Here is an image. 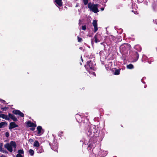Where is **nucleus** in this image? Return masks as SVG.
<instances>
[{
    "label": "nucleus",
    "mask_w": 157,
    "mask_h": 157,
    "mask_svg": "<svg viewBox=\"0 0 157 157\" xmlns=\"http://www.w3.org/2000/svg\"><path fill=\"white\" fill-rule=\"evenodd\" d=\"M51 147L53 150L55 151L58 152V145L56 143H54L53 144L51 145Z\"/></svg>",
    "instance_id": "13"
},
{
    "label": "nucleus",
    "mask_w": 157,
    "mask_h": 157,
    "mask_svg": "<svg viewBox=\"0 0 157 157\" xmlns=\"http://www.w3.org/2000/svg\"><path fill=\"white\" fill-rule=\"evenodd\" d=\"M88 128V130L86 132V134L88 136L92 137L97 135L95 134L96 133H97V131L95 128L90 127Z\"/></svg>",
    "instance_id": "4"
},
{
    "label": "nucleus",
    "mask_w": 157,
    "mask_h": 157,
    "mask_svg": "<svg viewBox=\"0 0 157 157\" xmlns=\"http://www.w3.org/2000/svg\"><path fill=\"white\" fill-rule=\"evenodd\" d=\"M91 74H92V75H96L95 73L94 72L92 71V72L91 73Z\"/></svg>",
    "instance_id": "37"
},
{
    "label": "nucleus",
    "mask_w": 157,
    "mask_h": 157,
    "mask_svg": "<svg viewBox=\"0 0 157 157\" xmlns=\"http://www.w3.org/2000/svg\"><path fill=\"white\" fill-rule=\"evenodd\" d=\"M130 45L128 43H124L122 44L120 47V52L121 54H124L128 53L129 50L130 49Z\"/></svg>",
    "instance_id": "1"
},
{
    "label": "nucleus",
    "mask_w": 157,
    "mask_h": 157,
    "mask_svg": "<svg viewBox=\"0 0 157 157\" xmlns=\"http://www.w3.org/2000/svg\"><path fill=\"white\" fill-rule=\"evenodd\" d=\"M84 4L85 5H86L88 2V0H83Z\"/></svg>",
    "instance_id": "26"
},
{
    "label": "nucleus",
    "mask_w": 157,
    "mask_h": 157,
    "mask_svg": "<svg viewBox=\"0 0 157 157\" xmlns=\"http://www.w3.org/2000/svg\"><path fill=\"white\" fill-rule=\"evenodd\" d=\"M104 8H101V11H103V10H104Z\"/></svg>",
    "instance_id": "40"
},
{
    "label": "nucleus",
    "mask_w": 157,
    "mask_h": 157,
    "mask_svg": "<svg viewBox=\"0 0 157 157\" xmlns=\"http://www.w3.org/2000/svg\"><path fill=\"white\" fill-rule=\"evenodd\" d=\"M154 23H155V24H157V20H155V21H154Z\"/></svg>",
    "instance_id": "38"
},
{
    "label": "nucleus",
    "mask_w": 157,
    "mask_h": 157,
    "mask_svg": "<svg viewBox=\"0 0 157 157\" xmlns=\"http://www.w3.org/2000/svg\"><path fill=\"white\" fill-rule=\"evenodd\" d=\"M82 29L83 30H85L86 29V25L82 26Z\"/></svg>",
    "instance_id": "29"
},
{
    "label": "nucleus",
    "mask_w": 157,
    "mask_h": 157,
    "mask_svg": "<svg viewBox=\"0 0 157 157\" xmlns=\"http://www.w3.org/2000/svg\"><path fill=\"white\" fill-rule=\"evenodd\" d=\"M11 119L14 121H17V117L14 115H13Z\"/></svg>",
    "instance_id": "24"
},
{
    "label": "nucleus",
    "mask_w": 157,
    "mask_h": 157,
    "mask_svg": "<svg viewBox=\"0 0 157 157\" xmlns=\"http://www.w3.org/2000/svg\"><path fill=\"white\" fill-rule=\"evenodd\" d=\"M78 41V42H81L82 41V39L78 36H77Z\"/></svg>",
    "instance_id": "25"
},
{
    "label": "nucleus",
    "mask_w": 157,
    "mask_h": 157,
    "mask_svg": "<svg viewBox=\"0 0 157 157\" xmlns=\"http://www.w3.org/2000/svg\"><path fill=\"white\" fill-rule=\"evenodd\" d=\"M1 152H3V153H7V151L6 150L3 149H2V150H1Z\"/></svg>",
    "instance_id": "28"
},
{
    "label": "nucleus",
    "mask_w": 157,
    "mask_h": 157,
    "mask_svg": "<svg viewBox=\"0 0 157 157\" xmlns=\"http://www.w3.org/2000/svg\"><path fill=\"white\" fill-rule=\"evenodd\" d=\"M107 38L109 39H113V37L112 36H109Z\"/></svg>",
    "instance_id": "36"
},
{
    "label": "nucleus",
    "mask_w": 157,
    "mask_h": 157,
    "mask_svg": "<svg viewBox=\"0 0 157 157\" xmlns=\"http://www.w3.org/2000/svg\"><path fill=\"white\" fill-rule=\"evenodd\" d=\"M100 36V35L99 34H96L95 35L94 37V41L96 43H97L100 41L99 38Z\"/></svg>",
    "instance_id": "14"
},
{
    "label": "nucleus",
    "mask_w": 157,
    "mask_h": 157,
    "mask_svg": "<svg viewBox=\"0 0 157 157\" xmlns=\"http://www.w3.org/2000/svg\"><path fill=\"white\" fill-rule=\"evenodd\" d=\"M79 49H80V50H82V49H83V48L82 47H80L79 48Z\"/></svg>",
    "instance_id": "42"
},
{
    "label": "nucleus",
    "mask_w": 157,
    "mask_h": 157,
    "mask_svg": "<svg viewBox=\"0 0 157 157\" xmlns=\"http://www.w3.org/2000/svg\"><path fill=\"white\" fill-rule=\"evenodd\" d=\"M0 157H6V156L4 155H2L0 156Z\"/></svg>",
    "instance_id": "41"
},
{
    "label": "nucleus",
    "mask_w": 157,
    "mask_h": 157,
    "mask_svg": "<svg viewBox=\"0 0 157 157\" xmlns=\"http://www.w3.org/2000/svg\"><path fill=\"white\" fill-rule=\"evenodd\" d=\"M86 65L88 66L89 68L91 70H94V67L93 66V63L91 60L88 61L86 62Z\"/></svg>",
    "instance_id": "9"
},
{
    "label": "nucleus",
    "mask_w": 157,
    "mask_h": 157,
    "mask_svg": "<svg viewBox=\"0 0 157 157\" xmlns=\"http://www.w3.org/2000/svg\"><path fill=\"white\" fill-rule=\"evenodd\" d=\"M121 69H116L114 72V74L115 75H118L120 74Z\"/></svg>",
    "instance_id": "19"
},
{
    "label": "nucleus",
    "mask_w": 157,
    "mask_h": 157,
    "mask_svg": "<svg viewBox=\"0 0 157 157\" xmlns=\"http://www.w3.org/2000/svg\"><path fill=\"white\" fill-rule=\"evenodd\" d=\"M37 136H40L43 134L44 132V130L43 129L41 126H38L37 127Z\"/></svg>",
    "instance_id": "6"
},
{
    "label": "nucleus",
    "mask_w": 157,
    "mask_h": 157,
    "mask_svg": "<svg viewBox=\"0 0 157 157\" xmlns=\"http://www.w3.org/2000/svg\"><path fill=\"white\" fill-rule=\"evenodd\" d=\"M16 157H23L21 154H17L16 155Z\"/></svg>",
    "instance_id": "34"
},
{
    "label": "nucleus",
    "mask_w": 157,
    "mask_h": 157,
    "mask_svg": "<svg viewBox=\"0 0 157 157\" xmlns=\"http://www.w3.org/2000/svg\"><path fill=\"white\" fill-rule=\"evenodd\" d=\"M133 54L134 62L136 61L138 59L139 55L136 51H134L133 52Z\"/></svg>",
    "instance_id": "10"
},
{
    "label": "nucleus",
    "mask_w": 157,
    "mask_h": 157,
    "mask_svg": "<svg viewBox=\"0 0 157 157\" xmlns=\"http://www.w3.org/2000/svg\"><path fill=\"white\" fill-rule=\"evenodd\" d=\"M26 126L27 127H36V124L35 123L31 122L30 121H29L27 122Z\"/></svg>",
    "instance_id": "11"
},
{
    "label": "nucleus",
    "mask_w": 157,
    "mask_h": 157,
    "mask_svg": "<svg viewBox=\"0 0 157 157\" xmlns=\"http://www.w3.org/2000/svg\"><path fill=\"white\" fill-rule=\"evenodd\" d=\"M92 147L93 145L92 144H89L87 148L89 150H90L92 148Z\"/></svg>",
    "instance_id": "23"
},
{
    "label": "nucleus",
    "mask_w": 157,
    "mask_h": 157,
    "mask_svg": "<svg viewBox=\"0 0 157 157\" xmlns=\"http://www.w3.org/2000/svg\"><path fill=\"white\" fill-rule=\"evenodd\" d=\"M2 146H3V144L1 143L0 144V151H1V150H2V149H3V148H2Z\"/></svg>",
    "instance_id": "35"
},
{
    "label": "nucleus",
    "mask_w": 157,
    "mask_h": 157,
    "mask_svg": "<svg viewBox=\"0 0 157 157\" xmlns=\"http://www.w3.org/2000/svg\"><path fill=\"white\" fill-rule=\"evenodd\" d=\"M31 127V128H30V130L32 131H33L35 130V127Z\"/></svg>",
    "instance_id": "27"
},
{
    "label": "nucleus",
    "mask_w": 157,
    "mask_h": 157,
    "mask_svg": "<svg viewBox=\"0 0 157 157\" xmlns=\"http://www.w3.org/2000/svg\"><path fill=\"white\" fill-rule=\"evenodd\" d=\"M40 149L39 150V152L40 153H41L43 151V149L41 148H39Z\"/></svg>",
    "instance_id": "33"
},
{
    "label": "nucleus",
    "mask_w": 157,
    "mask_h": 157,
    "mask_svg": "<svg viewBox=\"0 0 157 157\" xmlns=\"http://www.w3.org/2000/svg\"><path fill=\"white\" fill-rule=\"evenodd\" d=\"M55 2L59 7L62 6L63 2L62 0H55Z\"/></svg>",
    "instance_id": "15"
},
{
    "label": "nucleus",
    "mask_w": 157,
    "mask_h": 157,
    "mask_svg": "<svg viewBox=\"0 0 157 157\" xmlns=\"http://www.w3.org/2000/svg\"><path fill=\"white\" fill-rule=\"evenodd\" d=\"M32 140L31 139H30L29 140Z\"/></svg>",
    "instance_id": "46"
},
{
    "label": "nucleus",
    "mask_w": 157,
    "mask_h": 157,
    "mask_svg": "<svg viewBox=\"0 0 157 157\" xmlns=\"http://www.w3.org/2000/svg\"><path fill=\"white\" fill-rule=\"evenodd\" d=\"M103 44V43H101V44Z\"/></svg>",
    "instance_id": "44"
},
{
    "label": "nucleus",
    "mask_w": 157,
    "mask_h": 157,
    "mask_svg": "<svg viewBox=\"0 0 157 157\" xmlns=\"http://www.w3.org/2000/svg\"><path fill=\"white\" fill-rule=\"evenodd\" d=\"M2 118L5 119L6 120H10L9 118L6 115L4 114H3Z\"/></svg>",
    "instance_id": "21"
},
{
    "label": "nucleus",
    "mask_w": 157,
    "mask_h": 157,
    "mask_svg": "<svg viewBox=\"0 0 157 157\" xmlns=\"http://www.w3.org/2000/svg\"><path fill=\"white\" fill-rule=\"evenodd\" d=\"M18 127V125L16 124L15 122H10V125L9 126V129H11L15 128L17 127Z\"/></svg>",
    "instance_id": "12"
},
{
    "label": "nucleus",
    "mask_w": 157,
    "mask_h": 157,
    "mask_svg": "<svg viewBox=\"0 0 157 157\" xmlns=\"http://www.w3.org/2000/svg\"><path fill=\"white\" fill-rule=\"evenodd\" d=\"M4 147L10 152L13 151V147L14 148V151H15L17 147V144L16 142L13 141H11L10 143H7L4 146Z\"/></svg>",
    "instance_id": "2"
},
{
    "label": "nucleus",
    "mask_w": 157,
    "mask_h": 157,
    "mask_svg": "<svg viewBox=\"0 0 157 157\" xmlns=\"http://www.w3.org/2000/svg\"><path fill=\"white\" fill-rule=\"evenodd\" d=\"M127 68L128 69H132L134 68V66L132 64H130L127 65Z\"/></svg>",
    "instance_id": "18"
},
{
    "label": "nucleus",
    "mask_w": 157,
    "mask_h": 157,
    "mask_svg": "<svg viewBox=\"0 0 157 157\" xmlns=\"http://www.w3.org/2000/svg\"><path fill=\"white\" fill-rule=\"evenodd\" d=\"M6 136L7 137H8L9 136V133L8 132H6L5 134Z\"/></svg>",
    "instance_id": "32"
},
{
    "label": "nucleus",
    "mask_w": 157,
    "mask_h": 157,
    "mask_svg": "<svg viewBox=\"0 0 157 157\" xmlns=\"http://www.w3.org/2000/svg\"><path fill=\"white\" fill-rule=\"evenodd\" d=\"M13 114H11V113H9L8 114V116L10 118H12V117H13Z\"/></svg>",
    "instance_id": "31"
},
{
    "label": "nucleus",
    "mask_w": 157,
    "mask_h": 157,
    "mask_svg": "<svg viewBox=\"0 0 157 157\" xmlns=\"http://www.w3.org/2000/svg\"><path fill=\"white\" fill-rule=\"evenodd\" d=\"M29 152L31 156H33L34 154V151L32 149H29Z\"/></svg>",
    "instance_id": "20"
},
{
    "label": "nucleus",
    "mask_w": 157,
    "mask_h": 157,
    "mask_svg": "<svg viewBox=\"0 0 157 157\" xmlns=\"http://www.w3.org/2000/svg\"><path fill=\"white\" fill-rule=\"evenodd\" d=\"M92 24L94 28V32L95 33L98 30L97 21L96 20H94Z\"/></svg>",
    "instance_id": "8"
},
{
    "label": "nucleus",
    "mask_w": 157,
    "mask_h": 157,
    "mask_svg": "<svg viewBox=\"0 0 157 157\" xmlns=\"http://www.w3.org/2000/svg\"><path fill=\"white\" fill-rule=\"evenodd\" d=\"M18 154H24V151L23 150V149H20L18 150Z\"/></svg>",
    "instance_id": "22"
},
{
    "label": "nucleus",
    "mask_w": 157,
    "mask_h": 157,
    "mask_svg": "<svg viewBox=\"0 0 157 157\" xmlns=\"http://www.w3.org/2000/svg\"><path fill=\"white\" fill-rule=\"evenodd\" d=\"M12 113L15 115L18 114L22 117H24V113L18 110H13L12 111Z\"/></svg>",
    "instance_id": "7"
},
{
    "label": "nucleus",
    "mask_w": 157,
    "mask_h": 157,
    "mask_svg": "<svg viewBox=\"0 0 157 157\" xmlns=\"http://www.w3.org/2000/svg\"><path fill=\"white\" fill-rule=\"evenodd\" d=\"M33 146L34 147H38L40 146L39 143L37 140H35Z\"/></svg>",
    "instance_id": "17"
},
{
    "label": "nucleus",
    "mask_w": 157,
    "mask_h": 157,
    "mask_svg": "<svg viewBox=\"0 0 157 157\" xmlns=\"http://www.w3.org/2000/svg\"><path fill=\"white\" fill-rule=\"evenodd\" d=\"M61 132L62 133H63V132Z\"/></svg>",
    "instance_id": "45"
},
{
    "label": "nucleus",
    "mask_w": 157,
    "mask_h": 157,
    "mask_svg": "<svg viewBox=\"0 0 157 157\" xmlns=\"http://www.w3.org/2000/svg\"><path fill=\"white\" fill-rule=\"evenodd\" d=\"M98 4H94L89 3L88 4V6L90 10L94 13H97L99 11L98 9Z\"/></svg>",
    "instance_id": "3"
},
{
    "label": "nucleus",
    "mask_w": 157,
    "mask_h": 157,
    "mask_svg": "<svg viewBox=\"0 0 157 157\" xmlns=\"http://www.w3.org/2000/svg\"><path fill=\"white\" fill-rule=\"evenodd\" d=\"M3 114H0V117L2 118V117H3Z\"/></svg>",
    "instance_id": "39"
},
{
    "label": "nucleus",
    "mask_w": 157,
    "mask_h": 157,
    "mask_svg": "<svg viewBox=\"0 0 157 157\" xmlns=\"http://www.w3.org/2000/svg\"><path fill=\"white\" fill-rule=\"evenodd\" d=\"M7 125V122L5 121L4 122H1L0 123V128H1L4 127V125Z\"/></svg>",
    "instance_id": "16"
},
{
    "label": "nucleus",
    "mask_w": 157,
    "mask_h": 157,
    "mask_svg": "<svg viewBox=\"0 0 157 157\" xmlns=\"http://www.w3.org/2000/svg\"><path fill=\"white\" fill-rule=\"evenodd\" d=\"M89 123L88 121L85 122L84 120L80 122L79 125L80 128L82 129H86V128H88L90 126L89 125Z\"/></svg>",
    "instance_id": "5"
},
{
    "label": "nucleus",
    "mask_w": 157,
    "mask_h": 157,
    "mask_svg": "<svg viewBox=\"0 0 157 157\" xmlns=\"http://www.w3.org/2000/svg\"><path fill=\"white\" fill-rule=\"evenodd\" d=\"M3 103H5L6 102L4 100H2Z\"/></svg>",
    "instance_id": "43"
},
{
    "label": "nucleus",
    "mask_w": 157,
    "mask_h": 157,
    "mask_svg": "<svg viewBox=\"0 0 157 157\" xmlns=\"http://www.w3.org/2000/svg\"><path fill=\"white\" fill-rule=\"evenodd\" d=\"M8 109V108L7 107H5L2 108V110L3 111H6V110L7 109Z\"/></svg>",
    "instance_id": "30"
}]
</instances>
